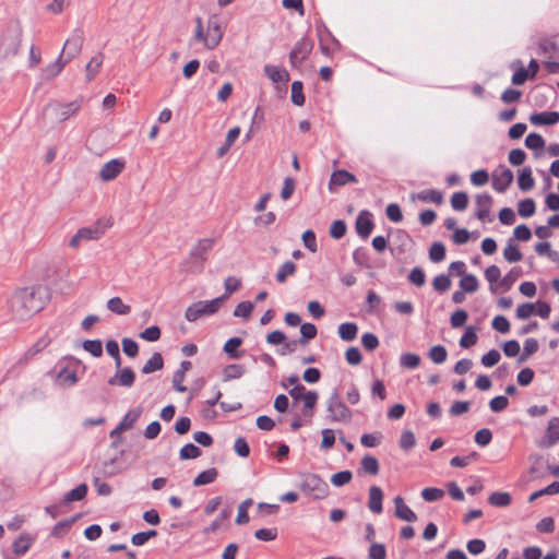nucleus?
I'll use <instances>...</instances> for the list:
<instances>
[{
	"instance_id": "f257e3e1",
	"label": "nucleus",
	"mask_w": 559,
	"mask_h": 559,
	"mask_svg": "<svg viewBox=\"0 0 559 559\" xmlns=\"http://www.w3.org/2000/svg\"><path fill=\"white\" fill-rule=\"evenodd\" d=\"M48 300L45 286L24 287L16 290L11 298V311L16 320H25L44 309Z\"/></svg>"
},
{
	"instance_id": "f03ea898",
	"label": "nucleus",
	"mask_w": 559,
	"mask_h": 559,
	"mask_svg": "<svg viewBox=\"0 0 559 559\" xmlns=\"http://www.w3.org/2000/svg\"><path fill=\"white\" fill-rule=\"evenodd\" d=\"M140 408L130 409L118 426L110 431L111 448L118 450L122 455L130 452L140 440Z\"/></svg>"
},
{
	"instance_id": "7ed1b4c3",
	"label": "nucleus",
	"mask_w": 559,
	"mask_h": 559,
	"mask_svg": "<svg viewBox=\"0 0 559 559\" xmlns=\"http://www.w3.org/2000/svg\"><path fill=\"white\" fill-rule=\"evenodd\" d=\"M214 241L212 239H200L198 243L191 249L188 259L185 261L183 266L188 273H200L203 270V263L206 260V254L213 248Z\"/></svg>"
},
{
	"instance_id": "20e7f679",
	"label": "nucleus",
	"mask_w": 559,
	"mask_h": 559,
	"mask_svg": "<svg viewBox=\"0 0 559 559\" xmlns=\"http://www.w3.org/2000/svg\"><path fill=\"white\" fill-rule=\"evenodd\" d=\"M300 490L316 500L324 499L329 495V485L318 474L307 473L302 475L299 484Z\"/></svg>"
},
{
	"instance_id": "39448f33",
	"label": "nucleus",
	"mask_w": 559,
	"mask_h": 559,
	"mask_svg": "<svg viewBox=\"0 0 559 559\" xmlns=\"http://www.w3.org/2000/svg\"><path fill=\"white\" fill-rule=\"evenodd\" d=\"M110 224L108 222L98 219L91 226L80 228L70 239L69 245L71 248L78 249L83 241L97 240L105 234Z\"/></svg>"
},
{
	"instance_id": "423d86ee",
	"label": "nucleus",
	"mask_w": 559,
	"mask_h": 559,
	"mask_svg": "<svg viewBox=\"0 0 559 559\" xmlns=\"http://www.w3.org/2000/svg\"><path fill=\"white\" fill-rule=\"evenodd\" d=\"M328 418L332 423H348L352 419V411L342 402L340 393L334 390L328 399Z\"/></svg>"
},
{
	"instance_id": "0eeeda50",
	"label": "nucleus",
	"mask_w": 559,
	"mask_h": 559,
	"mask_svg": "<svg viewBox=\"0 0 559 559\" xmlns=\"http://www.w3.org/2000/svg\"><path fill=\"white\" fill-rule=\"evenodd\" d=\"M222 305L223 298L193 302L187 308L185 318L189 322H194L203 316H212L216 313Z\"/></svg>"
},
{
	"instance_id": "6e6552de",
	"label": "nucleus",
	"mask_w": 559,
	"mask_h": 559,
	"mask_svg": "<svg viewBox=\"0 0 559 559\" xmlns=\"http://www.w3.org/2000/svg\"><path fill=\"white\" fill-rule=\"evenodd\" d=\"M83 105V97H78L72 102H52L46 107L58 122H64L72 116H75Z\"/></svg>"
},
{
	"instance_id": "1a4fd4ad",
	"label": "nucleus",
	"mask_w": 559,
	"mask_h": 559,
	"mask_svg": "<svg viewBox=\"0 0 559 559\" xmlns=\"http://www.w3.org/2000/svg\"><path fill=\"white\" fill-rule=\"evenodd\" d=\"M83 44L84 32L81 27H76L72 31L70 37L66 40L60 53H63V58L70 62L80 55Z\"/></svg>"
},
{
	"instance_id": "9d476101",
	"label": "nucleus",
	"mask_w": 559,
	"mask_h": 559,
	"mask_svg": "<svg viewBox=\"0 0 559 559\" xmlns=\"http://www.w3.org/2000/svg\"><path fill=\"white\" fill-rule=\"evenodd\" d=\"M22 32L20 29H9L1 38L0 49L3 57L15 56L21 47Z\"/></svg>"
},
{
	"instance_id": "9b49d317",
	"label": "nucleus",
	"mask_w": 559,
	"mask_h": 559,
	"mask_svg": "<svg viewBox=\"0 0 559 559\" xmlns=\"http://www.w3.org/2000/svg\"><path fill=\"white\" fill-rule=\"evenodd\" d=\"M312 49L313 43L309 38L302 37L300 40H298L289 53V61L292 67L299 68L311 53Z\"/></svg>"
},
{
	"instance_id": "f8f14e48",
	"label": "nucleus",
	"mask_w": 559,
	"mask_h": 559,
	"mask_svg": "<svg viewBox=\"0 0 559 559\" xmlns=\"http://www.w3.org/2000/svg\"><path fill=\"white\" fill-rule=\"evenodd\" d=\"M513 182V173L504 165H499L492 173V188L503 193Z\"/></svg>"
},
{
	"instance_id": "ddd939ff",
	"label": "nucleus",
	"mask_w": 559,
	"mask_h": 559,
	"mask_svg": "<svg viewBox=\"0 0 559 559\" xmlns=\"http://www.w3.org/2000/svg\"><path fill=\"white\" fill-rule=\"evenodd\" d=\"M209 38H206V48L212 50L216 48L224 35L223 27L219 23V20L216 15L210 16L207 21V29H206Z\"/></svg>"
},
{
	"instance_id": "4468645a",
	"label": "nucleus",
	"mask_w": 559,
	"mask_h": 559,
	"mask_svg": "<svg viewBox=\"0 0 559 559\" xmlns=\"http://www.w3.org/2000/svg\"><path fill=\"white\" fill-rule=\"evenodd\" d=\"M358 179L354 174L345 169H337L331 174L328 188L331 192H334L336 187L356 183Z\"/></svg>"
},
{
	"instance_id": "2eb2a0df",
	"label": "nucleus",
	"mask_w": 559,
	"mask_h": 559,
	"mask_svg": "<svg viewBox=\"0 0 559 559\" xmlns=\"http://www.w3.org/2000/svg\"><path fill=\"white\" fill-rule=\"evenodd\" d=\"M124 168V162L121 159H111L103 165L99 170V178L103 181H111L116 179Z\"/></svg>"
},
{
	"instance_id": "dca6fc26",
	"label": "nucleus",
	"mask_w": 559,
	"mask_h": 559,
	"mask_svg": "<svg viewBox=\"0 0 559 559\" xmlns=\"http://www.w3.org/2000/svg\"><path fill=\"white\" fill-rule=\"evenodd\" d=\"M559 441V417H552L548 421L544 439L539 442L540 448H550Z\"/></svg>"
},
{
	"instance_id": "f3484780",
	"label": "nucleus",
	"mask_w": 559,
	"mask_h": 559,
	"mask_svg": "<svg viewBox=\"0 0 559 559\" xmlns=\"http://www.w3.org/2000/svg\"><path fill=\"white\" fill-rule=\"evenodd\" d=\"M118 371L108 380L110 385L130 388L135 381V373L131 368H117Z\"/></svg>"
},
{
	"instance_id": "a211bd4d",
	"label": "nucleus",
	"mask_w": 559,
	"mask_h": 559,
	"mask_svg": "<svg viewBox=\"0 0 559 559\" xmlns=\"http://www.w3.org/2000/svg\"><path fill=\"white\" fill-rule=\"evenodd\" d=\"M492 202H493V200H492L491 195L488 193H481V194L476 195L475 203H476L477 210L475 212V216L479 221L484 222L488 218Z\"/></svg>"
},
{
	"instance_id": "6ab92c4d",
	"label": "nucleus",
	"mask_w": 559,
	"mask_h": 559,
	"mask_svg": "<svg viewBox=\"0 0 559 559\" xmlns=\"http://www.w3.org/2000/svg\"><path fill=\"white\" fill-rule=\"evenodd\" d=\"M373 227L374 224L370 218V213L368 211H361L358 214L355 223L357 234L362 238H368Z\"/></svg>"
},
{
	"instance_id": "aec40b11",
	"label": "nucleus",
	"mask_w": 559,
	"mask_h": 559,
	"mask_svg": "<svg viewBox=\"0 0 559 559\" xmlns=\"http://www.w3.org/2000/svg\"><path fill=\"white\" fill-rule=\"evenodd\" d=\"M67 63H69V61L63 58V53H60L55 62L46 66L41 70L43 80L50 81L58 76L62 72Z\"/></svg>"
},
{
	"instance_id": "412c9836",
	"label": "nucleus",
	"mask_w": 559,
	"mask_h": 559,
	"mask_svg": "<svg viewBox=\"0 0 559 559\" xmlns=\"http://www.w3.org/2000/svg\"><path fill=\"white\" fill-rule=\"evenodd\" d=\"M394 504L396 518L407 522L417 521L416 513L408 506L405 504L404 499L401 496L394 498Z\"/></svg>"
},
{
	"instance_id": "4be33fe9",
	"label": "nucleus",
	"mask_w": 559,
	"mask_h": 559,
	"mask_svg": "<svg viewBox=\"0 0 559 559\" xmlns=\"http://www.w3.org/2000/svg\"><path fill=\"white\" fill-rule=\"evenodd\" d=\"M411 199L412 201L419 200L421 202H431L437 205L443 203V194L437 189H426L418 193H412Z\"/></svg>"
},
{
	"instance_id": "5701e85b",
	"label": "nucleus",
	"mask_w": 559,
	"mask_h": 559,
	"mask_svg": "<svg viewBox=\"0 0 559 559\" xmlns=\"http://www.w3.org/2000/svg\"><path fill=\"white\" fill-rule=\"evenodd\" d=\"M531 123L535 126H552L559 121L558 111L535 112L530 116Z\"/></svg>"
},
{
	"instance_id": "b1692460",
	"label": "nucleus",
	"mask_w": 559,
	"mask_h": 559,
	"mask_svg": "<svg viewBox=\"0 0 559 559\" xmlns=\"http://www.w3.org/2000/svg\"><path fill=\"white\" fill-rule=\"evenodd\" d=\"M383 501V491L378 486H371L369 488V501H368V508L371 512L376 514H380L383 511L382 507Z\"/></svg>"
},
{
	"instance_id": "393cba45",
	"label": "nucleus",
	"mask_w": 559,
	"mask_h": 559,
	"mask_svg": "<svg viewBox=\"0 0 559 559\" xmlns=\"http://www.w3.org/2000/svg\"><path fill=\"white\" fill-rule=\"evenodd\" d=\"M264 74L274 83H287L289 81L287 70L276 66L266 64L264 67Z\"/></svg>"
},
{
	"instance_id": "a878e982",
	"label": "nucleus",
	"mask_w": 559,
	"mask_h": 559,
	"mask_svg": "<svg viewBox=\"0 0 559 559\" xmlns=\"http://www.w3.org/2000/svg\"><path fill=\"white\" fill-rule=\"evenodd\" d=\"M104 62V55L102 52H98L95 55L90 62L86 64L85 68V74H86V81L91 82L93 81L96 75L99 73Z\"/></svg>"
},
{
	"instance_id": "bb28decb",
	"label": "nucleus",
	"mask_w": 559,
	"mask_h": 559,
	"mask_svg": "<svg viewBox=\"0 0 559 559\" xmlns=\"http://www.w3.org/2000/svg\"><path fill=\"white\" fill-rule=\"evenodd\" d=\"M522 275L521 267H512L499 282V287L503 289V292H508L512 288L514 283Z\"/></svg>"
},
{
	"instance_id": "cd10ccee",
	"label": "nucleus",
	"mask_w": 559,
	"mask_h": 559,
	"mask_svg": "<svg viewBox=\"0 0 559 559\" xmlns=\"http://www.w3.org/2000/svg\"><path fill=\"white\" fill-rule=\"evenodd\" d=\"M535 180L530 167H524L518 176V186L522 191H528L534 188Z\"/></svg>"
},
{
	"instance_id": "c85d7f7f",
	"label": "nucleus",
	"mask_w": 559,
	"mask_h": 559,
	"mask_svg": "<svg viewBox=\"0 0 559 559\" xmlns=\"http://www.w3.org/2000/svg\"><path fill=\"white\" fill-rule=\"evenodd\" d=\"M242 340L240 337H231L224 344V352L231 359H238L242 356L243 352H239L238 348L241 346Z\"/></svg>"
},
{
	"instance_id": "c756f323",
	"label": "nucleus",
	"mask_w": 559,
	"mask_h": 559,
	"mask_svg": "<svg viewBox=\"0 0 559 559\" xmlns=\"http://www.w3.org/2000/svg\"><path fill=\"white\" fill-rule=\"evenodd\" d=\"M33 544V538L28 534H21L13 543V552L22 556L28 551Z\"/></svg>"
},
{
	"instance_id": "7c9ffc66",
	"label": "nucleus",
	"mask_w": 559,
	"mask_h": 559,
	"mask_svg": "<svg viewBox=\"0 0 559 559\" xmlns=\"http://www.w3.org/2000/svg\"><path fill=\"white\" fill-rule=\"evenodd\" d=\"M246 373V368L242 365L231 364L223 369V380L225 382L241 378Z\"/></svg>"
},
{
	"instance_id": "2f4dec72",
	"label": "nucleus",
	"mask_w": 559,
	"mask_h": 559,
	"mask_svg": "<svg viewBox=\"0 0 559 559\" xmlns=\"http://www.w3.org/2000/svg\"><path fill=\"white\" fill-rule=\"evenodd\" d=\"M358 333V326L353 322H345L338 326V335L345 342L354 341Z\"/></svg>"
},
{
	"instance_id": "473e14b6",
	"label": "nucleus",
	"mask_w": 559,
	"mask_h": 559,
	"mask_svg": "<svg viewBox=\"0 0 559 559\" xmlns=\"http://www.w3.org/2000/svg\"><path fill=\"white\" fill-rule=\"evenodd\" d=\"M218 476V471L215 467H211L201 472L194 479L193 486L200 487L213 483Z\"/></svg>"
},
{
	"instance_id": "72a5a7b5",
	"label": "nucleus",
	"mask_w": 559,
	"mask_h": 559,
	"mask_svg": "<svg viewBox=\"0 0 559 559\" xmlns=\"http://www.w3.org/2000/svg\"><path fill=\"white\" fill-rule=\"evenodd\" d=\"M512 497L506 491H495L488 497V502L498 508H504L510 506Z\"/></svg>"
},
{
	"instance_id": "f704fd0d",
	"label": "nucleus",
	"mask_w": 559,
	"mask_h": 559,
	"mask_svg": "<svg viewBox=\"0 0 559 559\" xmlns=\"http://www.w3.org/2000/svg\"><path fill=\"white\" fill-rule=\"evenodd\" d=\"M86 493H87L86 484H81L64 495V497L62 499L63 503H66L68 506L71 502L83 500L85 498Z\"/></svg>"
},
{
	"instance_id": "c9c22d12",
	"label": "nucleus",
	"mask_w": 559,
	"mask_h": 559,
	"mask_svg": "<svg viewBox=\"0 0 559 559\" xmlns=\"http://www.w3.org/2000/svg\"><path fill=\"white\" fill-rule=\"evenodd\" d=\"M300 334L301 336L298 338V342L301 346H305L308 344V342L312 338H314L318 334L317 326L312 323H302L300 325Z\"/></svg>"
},
{
	"instance_id": "e433bc0d",
	"label": "nucleus",
	"mask_w": 559,
	"mask_h": 559,
	"mask_svg": "<svg viewBox=\"0 0 559 559\" xmlns=\"http://www.w3.org/2000/svg\"><path fill=\"white\" fill-rule=\"evenodd\" d=\"M361 469L369 475H377L379 473L380 466L377 457L366 454L360 461Z\"/></svg>"
},
{
	"instance_id": "4c0bfd02",
	"label": "nucleus",
	"mask_w": 559,
	"mask_h": 559,
	"mask_svg": "<svg viewBox=\"0 0 559 559\" xmlns=\"http://www.w3.org/2000/svg\"><path fill=\"white\" fill-rule=\"evenodd\" d=\"M164 367V359L160 353H154L153 356L142 367V373H152Z\"/></svg>"
},
{
	"instance_id": "58836bf2",
	"label": "nucleus",
	"mask_w": 559,
	"mask_h": 559,
	"mask_svg": "<svg viewBox=\"0 0 559 559\" xmlns=\"http://www.w3.org/2000/svg\"><path fill=\"white\" fill-rule=\"evenodd\" d=\"M538 347H539V345H538V342L536 338H533V337L526 338L524 342L523 352L520 355L518 362L522 364V362L526 361L530 356H532L533 354H535L538 350Z\"/></svg>"
},
{
	"instance_id": "ea45409f",
	"label": "nucleus",
	"mask_w": 559,
	"mask_h": 559,
	"mask_svg": "<svg viewBox=\"0 0 559 559\" xmlns=\"http://www.w3.org/2000/svg\"><path fill=\"white\" fill-rule=\"evenodd\" d=\"M60 383L64 386H71L78 382V376L74 369L66 367L58 373Z\"/></svg>"
},
{
	"instance_id": "a19ab883",
	"label": "nucleus",
	"mask_w": 559,
	"mask_h": 559,
	"mask_svg": "<svg viewBox=\"0 0 559 559\" xmlns=\"http://www.w3.org/2000/svg\"><path fill=\"white\" fill-rule=\"evenodd\" d=\"M477 340H478V337L476 334V328L473 325H469L465 329V332L460 340V346L462 348H469L477 343Z\"/></svg>"
},
{
	"instance_id": "79ce46f5",
	"label": "nucleus",
	"mask_w": 559,
	"mask_h": 559,
	"mask_svg": "<svg viewBox=\"0 0 559 559\" xmlns=\"http://www.w3.org/2000/svg\"><path fill=\"white\" fill-rule=\"evenodd\" d=\"M296 269H297V266H296V264L294 262H292V261L284 262L280 266V269H278V271L276 273V281L278 283L286 282L288 276H292V275H294L296 273Z\"/></svg>"
},
{
	"instance_id": "37998d69",
	"label": "nucleus",
	"mask_w": 559,
	"mask_h": 559,
	"mask_svg": "<svg viewBox=\"0 0 559 559\" xmlns=\"http://www.w3.org/2000/svg\"><path fill=\"white\" fill-rule=\"evenodd\" d=\"M501 272L500 269L497 265H490L485 270V277L489 282V290L492 294H497V286H495V283H497L500 280Z\"/></svg>"
},
{
	"instance_id": "c03bdc74",
	"label": "nucleus",
	"mask_w": 559,
	"mask_h": 559,
	"mask_svg": "<svg viewBox=\"0 0 559 559\" xmlns=\"http://www.w3.org/2000/svg\"><path fill=\"white\" fill-rule=\"evenodd\" d=\"M536 204L531 198L524 199L518 204V213L522 217H531L535 214Z\"/></svg>"
},
{
	"instance_id": "a18cd8bd",
	"label": "nucleus",
	"mask_w": 559,
	"mask_h": 559,
	"mask_svg": "<svg viewBox=\"0 0 559 559\" xmlns=\"http://www.w3.org/2000/svg\"><path fill=\"white\" fill-rule=\"evenodd\" d=\"M445 246L441 241H436L429 249V259L431 262L438 263L445 258Z\"/></svg>"
},
{
	"instance_id": "49530a36",
	"label": "nucleus",
	"mask_w": 559,
	"mask_h": 559,
	"mask_svg": "<svg viewBox=\"0 0 559 559\" xmlns=\"http://www.w3.org/2000/svg\"><path fill=\"white\" fill-rule=\"evenodd\" d=\"M460 287L468 294L475 293L478 287V280L474 274H465L460 281Z\"/></svg>"
},
{
	"instance_id": "de8ad7c7",
	"label": "nucleus",
	"mask_w": 559,
	"mask_h": 559,
	"mask_svg": "<svg viewBox=\"0 0 559 559\" xmlns=\"http://www.w3.org/2000/svg\"><path fill=\"white\" fill-rule=\"evenodd\" d=\"M468 205V195L464 191L454 192L451 197V206L455 211H464Z\"/></svg>"
},
{
	"instance_id": "09e8293b",
	"label": "nucleus",
	"mask_w": 559,
	"mask_h": 559,
	"mask_svg": "<svg viewBox=\"0 0 559 559\" xmlns=\"http://www.w3.org/2000/svg\"><path fill=\"white\" fill-rule=\"evenodd\" d=\"M420 356L414 353H405L400 357V365L406 369H415L420 365Z\"/></svg>"
},
{
	"instance_id": "8fccbe9b",
	"label": "nucleus",
	"mask_w": 559,
	"mask_h": 559,
	"mask_svg": "<svg viewBox=\"0 0 559 559\" xmlns=\"http://www.w3.org/2000/svg\"><path fill=\"white\" fill-rule=\"evenodd\" d=\"M503 257L510 263L519 262L523 258L519 248L512 243V239L509 240L508 246L504 248Z\"/></svg>"
},
{
	"instance_id": "3c124183",
	"label": "nucleus",
	"mask_w": 559,
	"mask_h": 559,
	"mask_svg": "<svg viewBox=\"0 0 559 559\" xmlns=\"http://www.w3.org/2000/svg\"><path fill=\"white\" fill-rule=\"evenodd\" d=\"M302 82L301 81H294L292 84V102L296 106H302L306 102L304 92H302Z\"/></svg>"
},
{
	"instance_id": "603ef678",
	"label": "nucleus",
	"mask_w": 559,
	"mask_h": 559,
	"mask_svg": "<svg viewBox=\"0 0 559 559\" xmlns=\"http://www.w3.org/2000/svg\"><path fill=\"white\" fill-rule=\"evenodd\" d=\"M202 454V451L199 447L193 443H187L179 451V457L181 460H193L199 457Z\"/></svg>"
},
{
	"instance_id": "864d4df0",
	"label": "nucleus",
	"mask_w": 559,
	"mask_h": 559,
	"mask_svg": "<svg viewBox=\"0 0 559 559\" xmlns=\"http://www.w3.org/2000/svg\"><path fill=\"white\" fill-rule=\"evenodd\" d=\"M107 308L117 314H127L130 312V307L124 305L119 297L110 298L107 302Z\"/></svg>"
},
{
	"instance_id": "5fc2aeb1",
	"label": "nucleus",
	"mask_w": 559,
	"mask_h": 559,
	"mask_svg": "<svg viewBox=\"0 0 559 559\" xmlns=\"http://www.w3.org/2000/svg\"><path fill=\"white\" fill-rule=\"evenodd\" d=\"M383 435L380 431L372 433H364L360 438V443L366 448H376L381 443Z\"/></svg>"
},
{
	"instance_id": "6e6d98bb",
	"label": "nucleus",
	"mask_w": 559,
	"mask_h": 559,
	"mask_svg": "<svg viewBox=\"0 0 559 559\" xmlns=\"http://www.w3.org/2000/svg\"><path fill=\"white\" fill-rule=\"evenodd\" d=\"M428 356L435 364H442L448 357V352L444 346L435 345L430 348Z\"/></svg>"
},
{
	"instance_id": "4d7b16f0",
	"label": "nucleus",
	"mask_w": 559,
	"mask_h": 559,
	"mask_svg": "<svg viewBox=\"0 0 559 559\" xmlns=\"http://www.w3.org/2000/svg\"><path fill=\"white\" fill-rule=\"evenodd\" d=\"M535 251L539 255H548L552 261L559 259V253L551 250V245L548 241L538 242L534 247Z\"/></svg>"
},
{
	"instance_id": "13d9d810",
	"label": "nucleus",
	"mask_w": 559,
	"mask_h": 559,
	"mask_svg": "<svg viewBox=\"0 0 559 559\" xmlns=\"http://www.w3.org/2000/svg\"><path fill=\"white\" fill-rule=\"evenodd\" d=\"M525 145L530 150H542L545 146V140L539 133L532 132L526 136Z\"/></svg>"
},
{
	"instance_id": "bf43d9fd",
	"label": "nucleus",
	"mask_w": 559,
	"mask_h": 559,
	"mask_svg": "<svg viewBox=\"0 0 559 559\" xmlns=\"http://www.w3.org/2000/svg\"><path fill=\"white\" fill-rule=\"evenodd\" d=\"M451 278L449 275L440 274L437 275L432 281V286L435 290L439 293H445L451 287Z\"/></svg>"
},
{
	"instance_id": "052dcab7",
	"label": "nucleus",
	"mask_w": 559,
	"mask_h": 559,
	"mask_svg": "<svg viewBox=\"0 0 559 559\" xmlns=\"http://www.w3.org/2000/svg\"><path fill=\"white\" fill-rule=\"evenodd\" d=\"M253 307L254 305L251 301H241L236 306L234 316L242 318L243 320H248L251 316Z\"/></svg>"
},
{
	"instance_id": "680f3d73",
	"label": "nucleus",
	"mask_w": 559,
	"mask_h": 559,
	"mask_svg": "<svg viewBox=\"0 0 559 559\" xmlns=\"http://www.w3.org/2000/svg\"><path fill=\"white\" fill-rule=\"evenodd\" d=\"M557 493H559V481H554L550 485H548L547 487L533 492L530 496L528 501L533 502L539 497H543L546 495H557Z\"/></svg>"
},
{
	"instance_id": "e2e57ef3",
	"label": "nucleus",
	"mask_w": 559,
	"mask_h": 559,
	"mask_svg": "<svg viewBox=\"0 0 559 559\" xmlns=\"http://www.w3.org/2000/svg\"><path fill=\"white\" fill-rule=\"evenodd\" d=\"M400 448L403 451H409L412 450L416 444V438L411 430H404L400 438Z\"/></svg>"
},
{
	"instance_id": "0e129e2a",
	"label": "nucleus",
	"mask_w": 559,
	"mask_h": 559,
	"mask_svg": "<svg viewBox=\"0 0 559 559\" xmlns=\"http://www.w3.org/2000/svg\"><path fill=\"white\" fill-rule=\"evenodd\" d=\"M353 478V473L348 469L337 472L332 475L331 483L335 487H342L346 484H348Z\"/></svg>"
},
{
	"instance_id": "69168bd1",
	"label": "nucleus",
	"mask_w": 559,
	"mask_h": 559,
	"mask_svg": "<svg viewBox=\"0 0 559 559\" xmlns=\"http://www.w3.org/2000/svg\"><path fill=\"white\" fill-rule=\"evenodd\" d=\"M347 226L344 221L336 219L330 226V236L334 239H341L345 236Z\"/></svg>"
},
{
	"instance_id": "338daca9",
	"label": "nucleus",
	"mask_w": 559,
	"mask_h": 559,
	"mask_svg": "<svg viewBox=\"0 0 559 559\" xmlns=\"http://www.w3.org/2000/svg\"><path fill=\"white\" fill-rule=\"evenodd\" d=\"M443 496L444 491L441 488L427 487L421 491V497L427 502L440 500Z\"/></svg>"
},
{
	"instance_id": "774afa93",
	"label": "nucleus",
	"mask_w": 559,
	"mask_h": 559,
	"mask_svg": "<svg viewBox=\"0 0 559 559\" xmlns=\"http://www.w3.org/2000/svg\"><path fill=\"white\" fill-rule=\"evenodd\" d=\"M386 549L383 544L372 543L369 547L368 558L369 559H385Z\"/></svg>"
}]
</instances>
